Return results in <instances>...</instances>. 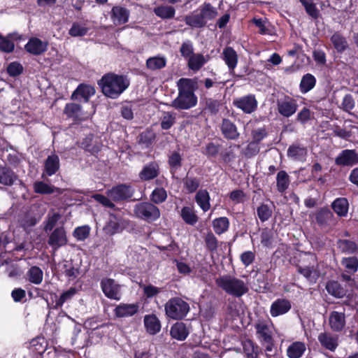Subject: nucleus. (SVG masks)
<instances>
[{
  "instance_id": "nucleus-1",
  "label": "nucleus",
  "mask_w": 358,
  "mask_h": 358,
  "mask_svg": "<svg viewBox=\"0 0 358 358\" xmlns=\"http://www.w3.org/2000/svg\"><path fill=\"white\" fill-rule=\"evenodd\" d=\"M195 83L191 79L180 78L178 82V96L171 106L178 110H187L196 106L197 97L194 93Z\"/></svg>"
},
{
  "instance_id": "nucleus-2",
  "label": "nucleus",
  "mask_w": 358,
  "mask_h": 358,
  "mask_svg": "<svg viewBox=\"0 0 358 358\" xmlns=\"http://www.w3.org/2000/svg\"><path fill=\"white\" fill-rule=\"evenodd\" d=\"M98 83L105 96L116 99L128 88L130 83L124 76L109 73L105 74Z\"/></svg>"
},
{
  "instance_id": "nucleus-3",
  "label": "nucleus",
  "mask_w": 358,
  "mask_h": 358,
  "mask_svg": "<svg viewBox=\"0 0 358 358\" xmlns=\"http://www.w3.org/2000/svg\"><path fill=\"white\" fill-rule=\"evenodd\" d=\"M215 283L224 292L235 297H241L249 291L246 282L230 275L220 276L216 278Z\"/></svg>"
},
{
  "instance_id": "nucleus-4",
  "label": "nucleus",
  "mask_w": 358,
  "mask_h": 358,
  "mask_svg": "<svg viewBox=\"0 0 358 358\" xmlns=\"http://www.w3.org/2000/svg\"><path fill=\"white\" fill-rule=\"evenodd\" d=\"M189 310V304L179 297L172 298L165 304L166 315L173 320L184 318Z\"/></svg>"
},
{
  "instance_id": "nucleus-5",
  "label": "nucleus",
  "mask_w": 358,
  "mask_h": 358,
  "mask_svg": "<svg viewBox=\"0 0 358 358\" xmlns=\"http://www.w3.org/2000/svg\"><path fill=\"white\" fill-rule=\"evenodd\" d=\"M134 212L137 217L148 222L155 221L160 216L159 209L153 203L149 202L136 204Z\"/></svg>"
},
{
  "instance_id": "nucleus-6",
  "label": "nucleus",
  "mask_w": 358,
  "mask_h": 358,
  "mask_svg": "<svg viewBox=\"0 0 358 358\" xmlns=\"http://www.w3.org/2000/svg\"><path fill=\"white\" fill-rule=\"evenodd\" d=\"M133 194L132 187L125 184L115 186L106 192V195L115 202L129 199L132 197Z\"/></svg>"
},
{
  "instance_id": "nucleus-7",
  "label": "nucleus",
  "mask_w": 358,
  "mask_h": 358,
  "mask_svg": "<svg viewBox=\"0 0 358 358\" xmlns=\"http://www.w3.org/2000/svg\"><path fill=\"white\" fill-rule=\"evenodd\" d=\"M68 238L66 232L63 227H57L50 234L48 243L52 247L53 253L59 248L67 244Z\"/></svg>"
},
{
  "instance_id": "nucleus-8",
  "label": "nucleus",
  "mask_w": 358,
  "mask_h": 358,
  "mask_svg": "<svg viewBox=\"0 0 358 358\" xmlns=\"http://www.w3.org/2000/svg\"><path fill=\"white\" fill-rule=\"evenodd\" d=\"M233 104L243 113L250 114L257 108V101L253 94H248L234 99Z\"/></svg>"
},
{
  "instance_id": "nucleus-9",
  "label": "nucleus",
  "mask_w": 358,
  "mask_h": 358,
  "mask_svg": "<svg viewBox=\"0 0 358 358\" xmlns=\"http://www.w3.org/2000/svg\"><path fill=\"white\" fill-rule=\"evenodd\" d=\"M101 287L103 292L108 298L117 301L121 299V287L113 279H102Z\"/></svg>"
},
{
  "instance_id": "nucleus-10",
  "label": "nucleus",
  "mask_w": 358,
  "mask_h": 358,
  "mask_svg": "<svg viewBox=\"0 0 358 358\" xmlns=\"http://www.w3.org/2000/svg\"><path fill=\"white\" fill-rule=\"evenodd\" d=\"M277 107L278 113L286 117L292 116L297 110L296 101L289 96H286L282 99H278L277 101Z\"/></svg>"
},
{
  "instance_id": "nucleus-11",
  "label": "nucleus",
  "mask_w": 358,
  "mask_h": 358,
  "mask_svg": "<svg viewBox=\"0 0 358 358\" xmlns=\"http://www.w3.org/2000/svg\"><path fill=\"white\" fill-rule=\"evenodd\" d=\"M338 166H353L358 163V154L355 150H344L335 159Z\"/></svg>"
},
{
  "instance_id": "nucleus-12",
  "label": "nucleus",
  "mask_w": 358,
  "mask_h": 358,
  "mask_svg": "<svg viewBox=\"0 0 358 358\" xmlns=\"http://www.w3.org/2000/svg\"><path fill=\"white\" fill-rule=\"evenodd\" d=\"M44 169L42 173V178H45V176H51L55 174L60 168V161L59 156L55 153L49 155L44 161Z\"/></svg>"
},
{
  "instance_id": "nucleus-13",
  "label": "nucleus",
  "mask_w": 358,
  "mask_h": 358,
  "mask_svg": "<svg viewBox=\"0 0 358 358\" xmlns=\"http://www.w3.org/2000/svg\"><path fill=\"white\" fill-rule=\"evenodd\" d=\"M317 338L321 345L330 351L334 352L338 345V336L329 332L320 333Z\"/></svg>"
},
{
  "instance_id": "nucleus-14",
  "label": "nucleus",
  "mask_w": 358,
  "mask_h": 358,
  "mask_svg": "<svg viewBox=\"0 0 358 358\" xmlns=\"http://www.w3.org/2000/svg\"><path fill=\"white\" fill-rule=\"evenodd\" d=\"M291 307V303L289 300L278 299L271 304L270 313L272 317H278L287 313Z\"/></svg>"
},
{
  "instance_id": "nucleus-15",
  "label": "nucleus",
  "mask_w": 358,
  "mask_h": 358,
  "mask_svg": "<svg viewBox=\"0 0 358 358\" xmlns=\"http://www.w3.org/2000/svg\"><path fill=\"white\" fill-rule=\"evenodd\" d=\"M255 327L261 343L273 339L271 325L264 322H259L255 325Z\"/></svg>"
},
{
  "instance_id": "nucleus-16",
  "label": "nucleus",
  "mask_w": 358,
  "mask_h": 358,
  "mask_svg": "<svg viewBox=\"0 0 358 358\" xmlns=\"http://www.w3.org/2000/svg\"><path fill=\"white\" fill-rule=\"evenodd\" d=\"M329 323L331 329L334 331H341L345 325V317L344 313L333 311L330 313Z\"/></svg>"
},
{
  "instance_id": "nucleus-17",
  "label": "nucleus",
  "mask_w": 358,
  "mask_h": 358,
  "mask_svg": "<svg viewBox=\"0 0 358 358\" xmlns=\"http://www.w3.org/2000/svg\"><path fill=\"white\" fill-rule=\"evenodd\" d=\"M18 179L17 174L9 167L0 166V184L12 186Z\"/></svg>"
},
{
  "instance_id": "nucleus-18",
  "label": "nucleus",
  "mask_w": 358,
  "mask_h": 358,
  "mask_svg": "<svg viewBox=\"0 0 358 358\" xmlns=\"http://www.w3.org/2000/svg\"><path fill=\"white\" fill-rule=\"evenodd\" d=\"M221 130L223 136L227 139L236 140L240 135L236 126L228 119L222 120Z\"/></svg>"
},
{
  "instance_id": "nucleus-19",
  "label": "nucleus",
  "mask_w": 358,
  "mask_h": 358,
  "mask_svg": "<svg viewBox=\"0 0 358 358\" xmlns=\"http://www.w3.org/2000/svg\"><path fill=\"white\" fill-rule=\"evenodd\" d=\"M47 43L42 41L39 38H32L25 45V49L27 52L37 55L44 52L47 50Z\"/></svg>"
},
{
  "instance_id": "nucleus-20",
  "label": "nucleus",
  "mask_w": 358,
  "mask_h": 358,
  "mask_svg": "<svg viewBox=\"0 0 358 358\" xmlns=\"http://www.w3.org/2000/svg\"><path fill=\"white\" fill-rule=\"evenodd\" d=\"M111 13V17L115 24L120 25L128 21L129 12L125 8L119 6H114Z\"/></svg>"
},
{
  "instance_id": "nucleus-21",
  "label": "nucleus",
  "mask_w": 358,
  "mask_h": 358,
  "mask_svg": "<svg viewBox=\"0 0 358 358\" xmlns=\"http://www.w3.org/2000/svg\"><path fill=\"white\" fill-rule=\"evenodd\" d=\"M159 173V166L155 162L145 165L139 173V178L142 180H150L156 178Z\"/></svg>"
},
{
  "instance_id": "nucleus-22",
  "label": "nucleus",
  "mask_w": 358,
  "mask_h": 358,
  "mask_svg": "<svg viewBox=\"0 0 358 358\" xmlns=\"http://www.w3.org/2000/svg\"><path fill=\"white\" fill-rule=\"evenodd\" d=\"M137 304L121 303L115 308V314L118 317H130L138 312Z\"/></svg>"
},
{
  "instance_id": "nucleus-23",
  "label": "nucleus",
  "mask_w": 358,
  "mask_h": 358,
  "mask_svg": "<svg viewBox=\"0 0 358 358\" xmlns=\"http://www.w3.org/2000/svg\"><path fill=\"white\" fill-rule=\"evenodd\" d=\"M222 55L229 70L233 72L238 62V55L236 51L231 47H227L223 50Z\"/></svg>"
},
{
  "instance_id": "nucleus-24",
  "label": "nucleus",
  "mask_w": 358,
  "mask_h": 358,
  "mask_svg": "<svg viewBox=\"0 0 358 358\" xmlns=\"http://www.w3.org/2000/svg\"><path fill=\"white\" fill-rule=\"evenodd\" d=\"M144 324L147 331L150 334H156L161 329L160 321L155 315H145Z\"/></svg>"
},
{
  "instance_id": "nucleus-25",
  "label": "nucleus",
  "mask_w": 358,
  "mask_h": 358,
  "mask_svg": "<svg viewBox=\"0 0 358 358\" xmlns=\"http://www.w3.org/2000/svg\"><path fill=\"white\" fill-rule=\"evenodd\" d=\"M306 350L304 343L296 341L292 343L287 350V355L289 358H300Z\"/></svg>"
},
{
  "instance_id": "nucleus-26",
  "label": "nucleus",
  "mask_w": 358,
  "mask_h": 358,
  "mask_svg": "<svg viewBox=\"0 0 358 358\" xmlns=\"http://www.w3.org/2000/svg\"><path fill=\"white\" fill-rule=\"evenodd\" d=\"M199 12L206 22L208 20L215 19L218 15L217 8L213 6L210 3L207 2L203 3L200 6Z\"/></svg>"
},
{
  "instance_id": "nucleus-27",
  "label": "nucleus",
  "mask_w": 358,
  "mask_h": 358,
  "mask_svg": "<svg viewBox=\"0 0 358 358\" xmlns=\"http://www.w3.org/2000/svg\"><path fill=\"white\" fill-rule=\"evenodd\" d=\"M315 217L317 223L323 226L327 225L331 222L334 215L329 209L323 208L315 213Z\"/></svg>"
},
{
  "instance_id": "nucleus-28",
  "label": "nucleus",
  "mask_w": 358,
  "mask_h": 358,
  "mask_svg": "<svg viewBox=\"0 0 358 358\" xmlns=\"http://www.w3.org/2000/svg\"><path fill=\"white\" fill-rule=\"evenodd\" d=\"M155 14L162 19H172L175 16L176 10L170 5H162L154 8Z\"/></svg>"
},
{
  "instance_id": "nucleus-29",
  "label": "nucleus",
  "mask_w": 358,
  "mask_h": 358,
  "mask_svg": "<svg viewBox=\"0 0 358 358\" xmlns=\"http://www.w3.org/2000/svg\"><path fill=\"white\" fill-rule=\"evenodd\" d=\"M208 61L201 54H193L188 59V67L194 71H198Z\"/></svg>"
},
{
  "instance_id": "nucleus-30",
  "label": "nucleus",
  "mask_w": 358,
  "mask_h": 358,
  "mask_svg": "<svg viewBox=\"0 0 358 358\" xmlns=\"http://www.w3.org/2000/svg\"><path fill=\"white\" fill-rule=\"evenodd\" d=\"M349 203L345 198H338L331 204L334 212L338 216H345L348 211Z\"/></svg>"
},
{
  "instance_id": "nucleus-31",
  "label": "nucleus",
  "mask_w": 358,
  "mask_h": 358,
  "mask_svg": "<svg viewBox=\"0 0 358 358\" xmlns=\"http://www.w3.org/2000/svg\"><path fill=\"white\" fill-rule=\"evenodd\" d=\"M170 334L172 338L179 341L185 340L188 335L186 327L182 322L176 323L171 327Z\"/></svg>"
},
{
  "instance_id": "nucleus-32",
  "label": "nucleus",
  "mask_w": 358,
  "mask_h": 358,
  "mask_svg": "<svg viewBox=\"0 0 358 358\" xmlns=\"http://www.w3.org/2000/svg\"><path fill=\"white\" fill-rule=\"evenodd\" d=\"M195 200L203 211L206 212L209 210L210 207V196L206 190H199L196 194Z\"/></svg>"
},
{
  "instance_id": "nucleus-33",
  "label": "nucleus",
  "mask_w": 358,
  "mask_h": 358,
  "mask_svg": "<svg viewBox=\"0 0 358 358\" xmlns=\"http://www.w3.org/2000/svg\"><path fill=\"white\" fill-rule=\"evenodd\" d=\"M166 64V59L164 57L156 56L147 59L146 66L151 71H157L164 68Z\"/></svg>"
},
{
  "instance_id": "nucleus-34",
  "label": "nucleus",
  "mask_w": 358,
  "mask_h": 358,
  "mask_svg": "<svg viewBox=\"0 0 358 358\" xmlns=\"http://www.w3.org/2000/svg\"><path fill=\"white\" fill-rule=\"evenodd\" d=\"M289 176L285 171H280L278 173L276 177V186L278 192H284L289 185Z\"/></svg>"
},
{
  "instance_id": "nucleus-35",
  "label": "nucleus",
  "mask_w": 358,
  "mask_h": 358,
  "mask_svg": "<svg viewBox=\"0 0 358 358\" xmlns=\"http://www.w3.org/2000/svg\"><path fill=\"white\" fill-rule=\"evenodd\" d=\"M95 93V90L93 87L86 85H80L72 94V98L76 95H80L83 98L85 102H87L90 97L93 96Z\"/></svg>"
},
{
  "instance_id": "nucleus-36",
  "label": "nucleus",
  "mask_w": 358,
  "mask_h": 358,
  "mask_svg": "<svg viewBox=\"0 0 358 358\" xmlns=\"http://www.w3.org/2000/svg\"><path fill=\"white\" fill-rule=\"evenodd\" d=\"M105 233L108 235H113L122 230L119 220L115 216H111L103 227Z\"/></svg>"
},
{
  "instance_id": "nucleus-37",
  "label": "nucleus",
  "mask_w": 358,
  "mask_h": 358,
  "mask_svg": "<svg viewBox=\"0 0 358 358\" xmlns=\"http://www.w3.org/2000/svg\"><path fill=\"white\" fill-rule=\"evenodd\" d=\"M341 264L348 273L354 274L358 270V259L356 257L343 258L341 259Z\"/></svg>"
},
{
  "instance_id": "nucleus-38",
  "label": "nucleus",
  "mask_w": 358,
  "mask_h": 358,
  "mask_svg": "<svg viewBox=\"0 0 358 358\" xmlns=\"http://www.w3.org/2000/svg\"><path fill=\"white\" fill-rule=\"evenodd\" d=\"M229 226V222L226 217L216 218L213 221V227L217 234H222L227 231Z\"/></svg>"
},
{
  "instance_id": "nucleus-39",
  "label": "nucleus",
  "mask_w": 358,
  "mask_h": 358,
  "mask_svg": "<svg viewBox=\"0 0 358 358\" xmlns=\"http://www.w3.org/2000/svg\"><path fill=\"white\" fill-rule=\"evenodd\" d=\"M331 41L336 50L339 52H343L348 46L346 39L338 33H335L331 37Z\"/></svg>"
},
{
  "instance_id": "nucleus-40",
  "label": "nucleus",
  "mask_w": 358,
  "mask_h": 358,
  "mask_svg": "<svg viewBox=\"0 0 358 358\" xmlns=\"http://www.w3.org/2000/svg\"><path fill=\"white\" fill-rule=\"evenodd\" d=\"M29 280L35 285H39L43 281V271L38 266H32L27 272Z\"/></svg>"
},
{
  "instance_id": "nucleus-41",
  "label": "nucleus",
  "mask_w": 358,
  "mask_h": 358,
  "mask_svg": "<svg viewBox=\"0 0 358 358\" xmlns=\"http://www.w3.org/2000/svg\"><path fill=\"white\" fill-rule=\"evenodd\" d=\"M306 154L307 150L305 148L296 145H291L287 150L288 156L296 160L303 159Z\"/></svg>"
},
{
  "instance_id": "nucleus-42",
  "label": "nucleus",
  "mask_w": 358,
  "mask_h": 358,
  "mask_svg": "<svg viewBox=\"0 0 358 358\" xmlns=\"http://www.w3.org/2000/svg\"><path fill=\"white\" fill-rule=\"evenodd\" d=\"M327 292L338 298H341L345 294L344 289L336 281H330L327 284Z\"/></svg>"
},
{
  "instance_id": "nucleus-43",
  "label": "nucleus",
  "mask_w": 358,
  "mask_h": 358,
  "mask_svg": "<svg viewBox=\"0 0 358 358\" xmlns=\"http://www.w3.org/2000/svg\"><path fill=\"white\" fill-rule=\"evenodd\" d=\"M337 246L342 252L346 254H352L357 249L355 243L349 240H338Z\"/></svg>"
},
{
  "instance_id": "nucleus-44",
  "label": "nucleus",
  "mask_w": 358,
  "mask_h": 358,
  "mask_svg": "<svg viewBox=\"0 0 358 358\" xmlns=\"http://www.w3.org/2000/svg\"><path fill=\"white\" fill-rule=\"evenodd\" d=\"M182 220L189 224L194 225L198 221V217L194 210L189 207H184L181 210Z\"/></svg>"
},
{
  "instance_id": "nucleus-45",
  "label": "nucleus",
  "mask_w": 358,
  "mask_h": 358,
  "mask_svg": "<svg viewBox=\"0 0 358 358\" xmlns=\"http://www.w3.org/2000/svg\"><path fill=\"white\" fill-rule=\"evenodd\" d=\"M176 122V114L172 112H164L161 117V127L169 129Z\"/></svg>"
},
{
  "instance_id": "nucleus-46",
  "label": "nucleus",
  "mask_w": 358,
  "mask_h": 358,
  "mask_svg": "<svg viewBox=\"0 0 358 358\" xmlns=\"http://www.w3.org/2000/svg\"><path fill=\"white\" fill-rule=\"evenodd\" d=\"M315 85V78L311 74L305 75L301 81L300 87L302 92L310 91Z\"/></svg>"
},
{
  "instance_id": "nucleus-47",
  "label": "nucleus",
  "mask_w": 358,
  "mask_h": 358,
  "mask_svg": "<svg viewBox=\"0 0 358 358\" xmlns=\"http://www.w3.org/2000/svg\"><path fill=\"white\" fill-rule=\"evenodd\" d=\"M55 189L54 186L42 181H36L34 183V190L36 193L43 194H52L55 192Z\"/></svg>"
},
{
  "instance_id": "nucleus-48",
  "label": "nucleus",
  "mask_w": 358,
  "mask_h": 358,
  "mask_svg": "<svg viewBox=\"0 0 358 358\" xmlns=\"http://www.w3.org/2000/svg\"><path fill=\"white\" fill-rule=\"evenodd\" d=\"M185 20L187 25L194 27H203L206 24L200 13L198 15L187 16Z\"/></svg>"
},
{
  "instance_id": "nucleus-49",
  "label": "nucleus",
  "mask_w": 358,
  "mask_h": 358,
  "mask_svg": "<svg viewBox=\"0 0 358 358\" xmlns=\"http://www.w3.org/2000/svg\"><path fill=\"white\" fill-rule=\"evenodd\" d=\"M272 213V209L266 204L262 203L257 208V216L262 222L268 220L271 217Z\"/></svg>"
},
{
  "instance_id": "nucleus-50",
  "label": "nucleus",
  "mask_w": 358,
  "mask_h": 358,
  "mask_svg": "<svg viewBox=\"0 0 358 358\" xmlns=\"http://www.w3.org/2000/svg\"><path fill=\"white\" fill-rule=\"evenodd\" d=\"M167 198L166 191L162 187L155 189L151 194V201L156 204L162 203Z\"/></svg>"
},
{
  "instance_id": "nucleus-51",
  "label": "nucleus",
  "mask_w": 358,
  "mask_h": 358,
  "mask_svg": "<svg viewBox=\"0 0 358 358\" xmlns=\"http://www.w3.org/2000/svg\"><path fill=\"white\" fill-rule=\"evenodd\" d=\"M204 241L207 249L211 252H215L218 248V241L215 235L211 232H208L204 237Z\"/></svg>"
},
{
  "instance_id": "nucleus-52",
  "label": "nucleus",
  "mask_w": 358,
  "mask_h": 358,
  "mask_svg": "<svg viewBox=\"0 0 358 358\" xmlns=\"http://www.w3.org/2000/svg\"><path fill=\"white\" fill-rule=\"evenodd\" d=\"M243 350L248 358H257L258 347L251 341H246L243 343Z\"/></svg>"
},
{
  "instance_id": "nucleus-53",
  "label": "nucleus",
  "mask_w": 358,
  "mask_h": 358,
  "mask_svg": "<svg viewBox=\"0 0 358 358\" xmlns=\"http://www.w3.org/2000/svg\"><path fill=\"white\" fill-rule=\"evenodd\" d=\"M298 271L312 282H315L318 277V274L313 266L299 267Z\"/></svg>"
},
{
  "instance_id": "nucleus-54",
  "label": "nucleus",
  "mask_w": 358,
  "mask_h": 358,
  "mask_svg": "<svg viewBox=\"0 0 358 358\" xmlns=\"http://www.w3.org/2000/svg\"><path fill=\"white\" fill-rule=\"evenodd\" d=\"M301 3L305 7L306 13L313 19H317L320 16V12L315 3L308 0H300Z\"/></svg>"
},
{
  "instance_id": "nucleus-55",
  "label": "nucleus",
  "mask_w": 358,
  "mask_h": 358,
  "mask_svg": "<svg viewBox=\"0 0 358 358\" xmlns=\"http://www.w3.org/2000/svg\"><path fill=\"white\" fill-rule=\"evenodd\" d=\"M200 185V180L197 178L187 177L184 181V187L188 193L195 192Z\"/></svg>"
},
{
  "instance_id": "nucleus-56",
  "label": "nucleus",
  "mask_w": 358,
  "mask_h": 358,
  "mask_svg": "<svg viewBox=\"0 0 358 358\" xmlns=\"http://www.w3.org/2000/svg\"><path fill=\"white\" fill-rule=\"evenodd\" d=\"M76 288H73V287H71L69 290H67L66 292H64L60 296L59 299L56 301L55 308H58L62 307V305L65 302L71 300L72 299V297L76 294Z\"/></svg>"
},
{
  "instance_id": "nucleus-57",
  "label": "nucleus",
  "mask_w": 358,
  "mask_h": 358,
  "mask_svg": "<svg viewBox=\"0 0 358 358\" xmlns=\"http://www.w3.org/2000/svg\"><path fill=\"white\" fill-rule=\"evenodd\" d=\"M61 218V215L57 213H48L45 221L44 230L47 232L51 231Z\"/></svg>"
},
{
  "instance_id": "nucleus-58",
  "label": "nucleus",
  "mask_w": 358,
  "mask_h": 358,
  "mask_svg": "<svg viewBox=\"0 0 358 358\" xmlns=\"http://www.w3.org/2000/svg\"><path fill=\"white\" fill-rule=\"evenodd\" d=\"M169 164L172 169H178L182 166V157L178 152H172L169 157Z\"/></svg>"
},
{
  "instance_id": "nucleus-59",
  "label": "nucleus",
  "mask_w": 358,
  "mask_h": 358,
  "mask_svg": "<svg viewBox=\"0 0 358 358\" xmlns=\"http://www.w3.org/2000/svg\"><path fill=\"white\" fill-rule=\"evenodd\" d=\"M90 229L87 226L78 227L73 231V236L78 241H84L90 235Z\"/></svg>"
},
{
  "instance_id": "nucleus-60",
  "label": "nucleus",
  "mask_w": 358,
  "mask_h": 358,
  "mask_svg": "<svg viewBox=\"0 0 358 358\" xmlns=\"http://www.w3.org/2000/svg\"><path fill=\"white\" fill-rule=\"evenodd\" d=\"M80 111L81 108L80 105L75 103L66 104L64 108L65 113L70 117L74 116L76 117H79L80 116Z\"/></svg>"
},
{
  "instance_id": "nucleus-61",
  "label": "nucleus",
  "mask_w": 358,
  "mask_h": 358,
  "mask_svg": "<svg viewBox=\"0 0 358 358\" xmlns=\"http://www.w3.org/2000/svg\"><path fill=\"white\" fill-rule=\"evenodd\" d=\"M87 27L78 23H73L69 33L73 37L83 36L87 34Z\"/></svg>"
},
{
  "instance_id": "nucleus-62",
  "label": "nucleus",
  "mask_w": 358,
  "mask_h": 358,
  "mask_svg": "<svg viewBox=\"0 0 358 358\" xmlns=\"http://www.w3.org/2000/svg\"><path fill=\"white\" fill-rule=\"evenodd\" d=\"M97 202L102 204L103 206L110 208H114L115 204L113 203V201L110 198H109L108 196H104L102 194H94L92 196Z\"/></svg>"
},
{
  "instance_id": "nucleus-63",
  "label": "nucleus",
  "mask_w": 358,
  "mask_h": 358,
  "mask_svg": "<svg viewBox=\"0 0 358 358\" xmlns=\"http://www.w3.org/2000/svg\"><path fill=\"white\" fill-rule=\"evenodd\" d=\"M23 71L22 66L17 62H11L7 67V72L10 76H17Z\"/></svg>"
},
{
  "instance_id": "nucleus-64",
  "label": "nucleus",
  "mask_w": 358,
  "mask_h": 358,
  "mask_svg": "<svg viewBox=\"0 0 358 358\" xmlns=\"http://www.w3.org/2000/svg\"><path fill=\"white\" fill-rule=\"evenodd\" d=\"M14 43L6 38L0 35V50L6 52H11L14 50Z\"/></svg>"
}]
</instances>
